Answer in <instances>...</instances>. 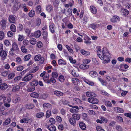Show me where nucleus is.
Wrapping results in <instances>:
<instances>
[{
	"mask_svg": "<svg viewBox=\"0 0 131 131\" xmlns=\"http://www.w3.org/2000/svg\"><path fill=\"white\" fill-rule=\"evenodd\" d=\"M34 59L36 61H38L39 60V63L41 64L43 63L45 60L44 58L42 57L40 54L36 55L34 57Z\"/></svg>",
	"mask_w": 131,
	"mask_h": 131,
	"instance_id": "f03ea898",
	"label": "nucleus"
},
{
	"mask_svg": "<svg viewBox=\"0 0 131 131\" xmlns=\"http://www.w3.org/2000/svg\"><path fill=\"white\" fill-rule=\"evenodd\" d=\"M89 67V66L85 64H81L79 66V68L85 70L88 69Z\"/></svg>",
	"mask_w": 131,
	"mask_h": 131,
	"instance_id": "4be33fe9",
	"label": "nucleus"
},
{
	"mask_svg": "<svg viewBox=\"0 0 131 131\" xmlns=\"http://www.w3.org/2000/svg\"><path fill=\"white\" fill-rule=\"evenodd\" d=\"M58 64L59 65H64L66 64V63L65 61L62 59H60L58 60Z\"/></svg>",
	"mask_w": 131,
	"mask_h": 131,
	"instance_id": "4c0bfd02",
	"label": "nucleus"
},
{
	"mask_svg": "<svg viewBox=\"0 0 131 131\" xmlns=\"http://www.w3.org/2000/svg\"><path fill=\"white\" fill-rule=\"evenodd\" d=\"M86 94L88 97L92 98L95 97L96 96V95L95 94L91 92H87L86 93Z\"/></svg>",
	"mask_w": 131,
	"mask_h": 131,
	"instance_id": "1a4fd4ad",
	"label": "nucleus"
},
{
	"mask_svg": "<svg viewBox=\"0 0 131 131\" xmlns=\"http://www.w3.org/2000/svg\"><path fill=\"white\" fill-rule=\"evenodd\" d=\"M52 76L53 78H56L58 76V74L56 72H53L52 73Z\"/></svg>",
	"mask_w": 131,
	"mask_h": 131,
	"instance_id": "0e129e2a",
	"label": "nucleus"
},
{
	"mask_svg": "<svg viewBox=\"0 0 131 131\" xmlns=\"http://www.w3.org/2000/svg\"><path fill=\"white\" fill-rule=\"evenodd\" d=\"M52 8L51 5H49L47 6L46 10L48 12H50L52 10Z\"/></svg>",
	"mask_w": 131,
	"mask_h": 131,
	"instance_id": "603ef678",
	"label": "nucleus"
},
{
	"mask_svg": "<svg viewBox=\"0 0 131 131\" xmlns=\"http://www.w3.org/2000/svg\"><path fill=\"white\" fill-rule=\"evenodd\" d=\"M50 123L51 124H55L56 121L55 119L53 118H51L50 119L49 121Z\"/></svg>",
	"mask_w": 131,
	"mask_h": 131,
	"instance_id": "bf43d9fd",
	"label": "nucleus"
},
{
	"mask_svg": "<svg viewBox=\"0 0 131 131\" xmlns=\"http://www.w3.org/2000/svg\"><path fill=\"white\" fill-rule=\"evenodd\" d=\"M66 47L70 52L72 53H73V49H71L69 46L66 45Z\"/></svg>",
	"mask_w": 131,
	"mask_h": 131,
	"instance_id": "de8ad7c7",
	"label": "nucleus"
},
{
	"mask_svg": "<svg viewBox=\"0 0 131 131\" xmlns=\"http://www.w3.org/2000/svg\"><path fill=\"white\" fill-rule=\"evenodd\" d=\"M20 122L21 123H28V120L27 118H24L21 119L20 121Z\"/></svg>",
	"mask_w": 131,
	"mask_h": 131,
	"instance_id": "69168bd1",
	"label": "nucleus"
},
{
	"mask_svg": "<svg viewBox=\"0 0 131 131\" xmlns=\"http://www.w3.org/2000/svg\"><path fill=\"white\" fill-rule=\"evenodd\" d=\"M41 32L39 30H38L34 32L32 35V36H33L36 38H38L41 36Z\"/></svg>",
	"mask_w": 131,
	"mask_h": 131,
	"instance_id": "6e6552de",
	"label": "nucleus"
},
{
	"mask_svg": "<svg viewBox=\"0 0 131 131\" xmlns=\"http://www.w3.org/2000/svg\"><path fill=\"white\" fill-rule=\"evenodd\" d=\"M15 74L14 73H12L8 75V78L9 79H10L13 78L15 76Z\"/></svg>",
	"mask_w": 131,
	"mask_h": 131,
	"instance_id": "8fccbe9b",
	"label": "nucleus"
},
{
	"mask_svg": "<svg viewBox=\"0 0 131 131\" xmlns=\"http://www.w3.org/2000/svg\"><path fill=\"white\" fill-rule=\"evenodd\" d=\"M121 11L122 12L123 15L125 16L127 15L129 13L128 11L125 9H123L121 10Z\"/></svg>",
	"mask_w": 131,
	"mask_h": 131,
	"instance_id": "58836bf2",
	"label": "nucleus"
},
{
	"mask_svg": "<svg viewBox=\"0 0 131 131\" xmlns=\"http://www.w3.org/2000/svg\"><path fill=\"white\" fill-rule=\"evenodd\" d=\"M35 12L34 10H31L29 13V16L30 17H33L35 15Z\"/></svg>",
	"mask_w": 131,
	"mask_h": 131,
	"instance_id": "c756f323",
	"label": "nucleus"
},
{
	"mask_svg": "<svg viewBox=\"0 0 131 131\" xmlns=\"http://www.w3.org/2000/svg\"><path fill=\"white\" fill-rule=\"evenodd\" d=\"M72 83L75 85H77L80 83V80L78 79L73 78L72 79Z\"/></svg>",
	"mask_w": 131,
	"mask_h": 131,
	"instance_id": "9b49d317",
	"label": "nucleus"
},
{
	"mask_svg": "<svg viewBox=\"0 0 131 131\" xmlns=\"http://www.w3.org/2000/svg\"><path fill=\"white\" fill-rule=\"evenodd\" d=\"M69 59L70 62L72 64H75L76 62V61L75 60H73V58L71 57H69Z\"/></svg>",
	"mask_w": 131,
	"mask_h": 131,
	"instance_id": "3c124183",
	"label": "nucleus"
},
{
	"mask_svg": "<svg viewBox=\"0 0 131 131\" xmlns=\"http://www.w3.org/2000/svg\"><path fill=\"white\" fill-rule=\"evenodd\" d=\"M10 29L13 32H15L16 29L15 26L13 24H12L10 26Z\"/></svg>",
	"mask_w": 131,
	"mask_h": 131,
	"instance_id": "72a5a7b5",
	"label": "nucleus"
},
{
	"mask_svg": "<svg viewBox=\"0 0 131 131\" xmlns=\"http://www.w3.org/2000/svg\"><path fill=\"white\" fill-rule=\"evenodd\" d=\"M44 114L42 112L37 113L36 115V116L38 118H41L43 116Z\"/></svg>",
	"mask_w": 131,
	"mask_h": 131,
	"instance_id": "a18cd8bd",
	"label": "nucleus"
},
{
	"mask_svg": "<svg viewBox=\"0 0 131 131\" xmlns=\"http://www.w3.org/2000/svg\"><path fill=\"white\" fill-rule=\"evenodd\" d=\"M11 121V119L10 118H8L6 119L5 121L3 123V125L5 126L10 124Z\"/></svg>",
	"mask_w": 131,
	"mask_h": 131,
	"instance_id": "a211bd4d",
	"label": "nucleus"
},
{
	"mask_svg": "<svg viewBox=\"0 0 131 131\" xmlns=\"http://www.w3.org/2000/svg\"><path fill=\"white\" fill-rule=\"evenodd\" d=\"M8 87V85L6 83H2L0 84V88L1 90H5Z\"/></svg>",
	"mask_w": 131,
	"mask_h": 131,
	"instance_id": "6ab92c4d",
	"label": "nucleus"
},
{
	"mask_svg": "<svg viewBox=\"0 0 131 131\" xmlns=\"http://www.w3.org/2000/svg\"><path fill=\"white\" fill-rule=\"evenodd\" d=\"M88 101L90 103L93 104H97L99 102L97 99H88Z\"/></svg>",
	"mask_w": 131,
	"mask_h": 131,
	"instance_id": "f8f14e48",
	"label": "nucleus"
},
{
	"mask_svg": "<svg viewBox=\"0 0 131 131\" xmlns=\"http://www.w3.org/2000/svg\"><path fill=\"white\" fill-rule=\"evenodd\" d=\"M15 4L13 7V9L15 11H16L19 9L20 6V3L18 2L14 3Z\"/></svg>",
	"mask_w": 131,
	"mask_h": 131,
	"instance_id": "0eeeda50",
	"label": "nucleus"
},
{
	"mask_svg": "<svg viewBox=\"0 0 131 131\" xmlns=\"http://www.w3.org/2000/svg\"><path fill=\"white\" fill-rule=\"evenodd\" d=\"M90 75L92 77L95 78L96 77L97 75V72L95 71H91L89 73Z\"/></svg>",
	"mask_w": 131,
	"mask_h": 131,
	"instance_id": "f3484780",
	"label": "nucleus"
},
{
	"mask_svg": "<svg viewBox=\"0 0 131 131\" xmlns=\"http://www.w3.org/2000/svg\"><path fill=\"white\" fill-rule=\"evenodd\" d=\"M100 92L102 94L107 96V97H109L110 96V94H108L104 90H101L100 91Z\"/></svg>",
	"mask_w": 131,
	"mask_h": 131,
	"instance_id": "37998d69",
	"label": "nucleus"
},
{
	"mask_svg": "<svg viewBox=\"0 0 131 131\" xmlns=\"http://www.w3.org/2000/svg\"><path fill=\"white\" fill-rule=\"evenodd\" d=\"M34 75L32 74H29L26 75L22 81H27L30 80L33 77Z\"/></svg>",
	"mask_w": 131,
	"mask_h": 131,
	"instance_id": "7ed1b4c3",
	"label": "nucleus"
},
{
	"mask_svg": "<svg viewBox=\"0 0 131 131\" xmlns=\"http://www.w3.org/2000/svg\"><path fill=\"white\" fill-rule=\"evenodd\" d=\"M54 94L58 96H62L63 95V93L58 91H54Z\"/></svg>",
	"mask_w": 131,
	"mask_h": 131,
	"instance_id": "bb28decb",
	"label": "nucleus"
},
{
	"mask_svg": "<svg viewBox=\"0 0 131 131\" xmlns=\"http://www.w3.org/2000/svg\"><path fill=\"white\" fill-rule=\"evenodd\" d=\"M14 51H17L18 50L19 48L16 42H14L12 45V48Z\"/></svg>",
	"mask_w": 131,
	"mask_h": 131,
	"instance_id": "2eb2a0df",
	"label": "nucleus"
},
{
	"mask_svg": "<svg viewBox=\"0 0 131 131\" xmlns=\"http://www.w3.org/2000/svg\"><path fill=\"white\" fill-rule=\"evenodd\" d=\"M82 79L86 83L89 84V85L91 86H93L94 83L92 81H90L89 80L86 79L85 77H82Z\"/></svg>",
	"mask_w": 131,
	"mask_h": 131,
	"instance_id": "9d476101",
	"label": "nucleus"
},
{
	"mask_svg": "<svg viewBox=\"0 0 131 131\" xmlns=\"http://www.w3.org/2000/svg\"><path fill=\"white\" fill-rule=\"evenodd\" d=\"M48 127L50 131H56V127L54 125H49Z\"/></svg>",
	"mask_w": 131,
	"mask_h": 131,
	"instance_id": "393cba45",
	"label": "nucleus"
},
{
	"mask_svg": "<svg viewBox=\"0 0 131 131\" xmlns=\"http://www.w3.org/2000/svg\"><path fill=\"white\" fill-rule=\"evenodd\" d=\"M7 56L6 53V51L3 50L0 52V56L3 57H6Z\"/></svg>",
	"mask_w": 131,
	"mask_h": 131,
	"instance_id": "f704fd0d",
	"label": "nucleus"
},
{
	"mask_svg": "<svg viewBox=\"0 0 131 131\" xmlns=\"http://www.w3.org/2000/svg\"><path fill=\"white\" fill-rule=\"evenodd\" d=\"M116 119L117 121L119 122H123V118L120 116H116Z\"/></svg>",
	"mask_w": 131,
	"mask_h": 131,
	"instance_id": "4d7b16f0",
	"label": "nucleus"
},
{
	"mask_svg": "<svg viewBox=\"0 0 131 131\" xmlns=\"http://www.w3.org/2000/svg\"><path fill=\"white\" fill-rule=\"evenodd\" d=\"M11 96L10 93H9L7 94V96H5L3 95H2L0 96V98H10Z\"/></svg>",
	"mask_w": 131,
	"mask_h": 131,
	"instance_id": "a19ab883",
	"label": "nucleus"
},
{
	"mask_svg": "<svg viewBox=\"0 0 131 131\" xmlns=\"http://www.w3.org/2000/svg\"><path fill=\"white\" fill-rule=\"evenodd\" d=\"M69 122L72 125L74 126L76 124L75 120L73 117H71L69 119Z\"/></svg>",
	"mask_w": 131,
	"mask_h": 131,
	"instance_id": "aec40b11",
	"label": "nucleus"
},
{
	"mask_svg": "<svg viewBox=\"0 0 131 131\" xmlns=\"http://www.w3.org/2000/svg\"><path fill=\"white\" fill-rule=\"evenodd\" d=\"M90 11L93 14H95L97 12V9L96 7L93 6H91L90 7Z\"/></svg>",
	"mask_w": 131,
	"mask_h": 131,
	"instance_id": "4468645a",
	"label": "nucleus"
},
{
	"mask_svg": "<svg viewBox=\"0 0 131 131\" xmlns=\"http://www.w3.org/2000/svg\"><path fill=\"white\" fill-rule=\"evenodd\" d=\"M30 57L31 55L30 54H27L24 56V59L25 61H27L30 59Z\"/></svg>",
	"mask_w": 131,
	"mask_h": 131,
	"instance_id": "79ce46f5",
	"label": "nucleus"
},
{
	"mask_svg": "<svg viewBox=\"0 0 131 131\" xmlns=\"http://www.w3.org/2000/svg\"><path fill=\"white\" fill-rule=\"evenodd\" d=\"M65 79L63 75H61L59 76V81L61 82H63L64 81Z\"/></svg>",
	"mask_w": 131,
	"mask_h": 131,
	"instance_id": "ea45409f",
	"label": "nucleus"
},
{
	"mask_svg": "<svg viewBox=\"0 0 131 131\" xmlns=\"http://www.w3.org/2000/svg\"><path fill=\"white\" fill-rule=\"evenodd\" d=\"M72 117L75 120H78L80 118V115L78 114H74L72 115Z\"/></svg>",
	"mask_w": 131,
	"mask_h": 131,
	"instance_id": "b1692460",
	"label": "nucleus"
},
{
	"mask_svg": "<svg viewBox=\"0 0 131 131\" xmlns=\"http://www.w3.org/2000/svg\"><path fill=\"white\" fill-rule=\"evenodd\" d=\"M16 61L17 63L19 64H20L22 63V60L20 57L17 58L16 59Z\"/></svg>",
	"mask_w": 131,
	"mask_h": 131,
	"instance_id": "13d9d810",
	"label": "nucleus"
},
{
	"mask_svg": "<svg viewBox=\"0 0 131 131\" xmlns=\"http://www.w3.org/2000/svg\"><path fill=\"white\" fill-rule=\"evenodd\" d=\"M30 96L34 98H37L39 97V94L36 92H32Z\"/></svg>",
	"mask_w": 131,
	"mask_h": 131,
	"instance_id": "5701e85b",
	"label": "nucleus"
},
{
	"mask_svg": "<svg viewBox=\"0 0 131 131\" xmlns=\"http://www.w3.org/2000/svg\"><path fill=\"white\" fill-rule=\"evenodd\" d=\"M51 105L49 103H45L43 105V107L44 108H50L51 107Z\"/></svg>",
	"mask_w": 131,
	"mask_h": 131,
	"instance_id": "e433bc0d",
	"label": "nucleus"
},
{
	"mask_svg": "<svg viewBox=\"0 0 131 131\" xmlns=\"http://www.w3.org/2000/svg\"><path fill=\"white\" fill-rule=\"evenodd\" d=\"M37 45L38 48H41L42 47L43 45L42 42L39 41L37 43Z\"/></svg>",
	"mask_w": 131,
	"mask_h": 131,
	"instance_id": "052dcab7",
	"label": "nucleus"
},
{
	"mask_svg": "<svg viewBox=\"0 0 131 131\" xmlns=\"http://www.w3.org/2000/svg\"><path fill=\"white\" fill-rule=\"evenodd\" d=\"M91 60L89 59H85L84 60L83 63L84 64L86 65L89 63Z\"/></svg>",
	"mask_w": 131,
	"mask_h": 131,
	"instance_id": "774afa93",
	"label": "nucleus"
},
{
	"mask_svg": "<svg viewBox=\"0 0 131 131\" xmlns=\"http://www.w3.org/2000/svg\"><path fill=\"white\" fill-rule=\"evenodd\" d=\"M72 10L71 9L69 8L67 10V16H70L72 14Z\"/></svg>",
	"mask_w": 131,
	"mask_h": 131,
	"instance_id": "5fc2aeb1",
	"label": "nucleus"
},
{
	"mask_svg": "<svg viewBox=\"0 0 131 131\" xmlns=\"http://www.w3.org/2000/svg\"><path fill=\"white\" fill-rule=\"evenodd\" d=\"M25 32L28 34V36L31 37H32V33H31V30L29 29L27 27L25 28Z\"/></svg>",
	"mask_w": 131,
	"mask_h": 131,
	"instance_id": "ddd939ff",
	"label": "nucleus"
},
{
	"mask_svg": "<svg viewBox=\"0 0 131 131\" xmlns=\"http://www.w3.org/2000/svg\"><path fill=\"white\" fill-rule=\"evenodd\" d=\"M29 41L31 45H34L36 42V40L34 38H31L30 39Z\"/></svg>",
	"mask_w": 131,
	"mask_h": 131,
	"instance_id": "cd10ccee",
	"label": "nucleus"
},
{
	"mask_svg": "<svg viewBox=\"0 0 131 131\" xmlns=\"http://www.w3.org/2000/svg\"><path fill=\"white\" fill-rule=\"evenodd\" d=\"M38 84V82L37 80H34L30 83V85L34 86H37Z\"/></svg>",
	"mask_w": 131,
	"mask_h": 131,
	"instance_id": "2f4dec72",
	"label": "nucleus"
},
{
	"mask_svg": "<svg viewBox=\"0 0 131 131\" xmlns=\"http://www.w3.org/2000/svg\"><path fill=\"white\" fill-rule=\"evenodd\" d=\"M114 110L117 113H123L124 112V110L123 109L117 107H114Z\"/></svg>",
	"mask_w": 131,
	"mask_h": 131,
	"instance_id": "dca6fc26",
	"label": "nucleus"
},
{
	"mask_svg": "<svg viewBox=\"0 0 131 131\" xmlns=\"http://www.w3.org/2000/svg\"><path fill=\"white\" fill-rule=\"evenodd\" d=\"M21 78L22 77L21 76H17L14 79V81L15 82H17L20 80Z\"/></svg>",
	"mask_w": 131,
	"mask_h": 131,
	"instance_id": "338daca9",
	"label": "nucleus"
},
{
	"mask_svg": "<svg viewBox=\"0 0 131 131\" xmlns=\"http://www.w3.org/2000/svg\"><path fill=\"white\" fill-rule=\"evenodd\" d=\"M98 50L97 53L98 56L101 60H103V63L106 64L110 61V59L109 58L110 53L106 50H103L101 51V48L99 47L97 49Z\"/></svg>",
	"mask_w": 131,
	"mask_h": 131,
	"instance_id": "f257e3e1",
	"label": "nucleus"
},
{
	"mask_svg": "<svg viewBox=\"0 0 131 131\" xmlns=\"http://www.w3.org/2000/svg\"><path fill=\"white\" fill-rule=\"evenodd\" d=\"M120 18L118 16L115 15L112 17L110 19V21L113 23H115L117 21H119Z\"/></svg>",
	"mask_w": 131,
	"mask_h": 131,
	"instance_id": "39448f33",
	"label": "nucleus"
},
{
	"mask_svg": "<svg viewBox=\"0 0 131 131\" xmlns=\"http://www.w3.org/2000/svg\"><path fill=\"white\" fill-rule=\"evenodd\" d=\"M73 76L75 77H77L79 76V75L74 70H73L71 72Z\"/></svg>",
	"mask_w": 131,
	"mask_h": 131,
	"instance_id": "49530a36",
	"label": "nucleus"
},
{
	"mask_svg": "<svg viewBox=\"0 0 131 131\" xmlns=\"http://www.w3.org/2000/svg\"><path fill=\"white\" fill-rule=\"evenodd\" d=\"M35 89V88L34 87H29L28 88L27 91L28 92H31L34 91Z\"/></svg>",
	"mask_w": 131,
	"mask_h": 131,
	"instance_id": "680f3d73",
	"label": "nucleus"
},
{
	"mask_svg": "<svg viewBox=\"0 0 131 131\" xmlns=\"http://www.w3.org/2000/svg\"><path fill=\"white\" fill-rule=\"evenodd\" d=\"M79 126L83 130H85L86 128L85 124L83 122H81L79 123Z\"/></svg>",
	"mask_w": 131,
	"mask_h": 131,
	"instance_id": "a878e982",
	"label": "nucleus"
},
{
	"mask_svg": "<svg viewBox=\"0 0 131 131\" xmlns=\"http://www.w3.org/2000/svg\"><path fill=\"white\" fill-rule=\"evenodd\" d=\"M80 52L82 54L85 56H89L90 54V53L89 51H85L84 49L81 50Z\"/></svg>",
	"mask_w": 131,
	"mask_h": 131,
	"instance_id": "412c9836",
	"label": "nucleus"
},
{
	"mask_svg": "<svg viewBox=\"0 0 131 131\" xmlns=\"http://www.w3.org/2000/svg\"><path fill=\"white\" fill-rule=\"evenodd\" d=\"M16 16L14 15H10L8 17L9 22L11 23L15 24L16 23Z\"/></svg>",
	"mask_w": 131,
	"mask_h": 131,
	"instance_id": "20e7f679",
	"label": "nucleus"
},
{
	"mask_svg": "<svg viewBox=\"0 0 131 131\" xmlns=\"http://www.w3.org/2000/svg\"><path fill=\"white\" fill-rule=\"evenodd\" d=\"M39 66H37L32 69V72L34 73L37 71L39 69Z\"/></svg>",
	"mask_w": 131,
	"mask_h": 131,
	"instance_id": "e2e57ef3",
	"label": "nucleus"
},
{
	"mask_svg": "<svg viewBox=\"0 0 131 131\" xmlns=\"http://www.w3.org/2000/svg\"><path fill=\"white\" fill-rule=\"evenodd\" d=\"M51 114V111L50 110H47L46 113V118L49 117Z\"/></svg>",
	"mask_w": 131,
	"mask_h": 131,
	"instance_id": "09e8293b",
	"label": "nucleus"
},
{
	"mask_svg": "<svg viewBox=\"0 0 131 131\" xmlns=\"http://www.w3.org/2000/svg\"><path fill=\"white\" fill-rule=\"evenodd\" d=\"M41 7L40 6H37L36 8V11L38 13H40L41 12Z\"/></svg>",
	"mask_w": 131,
	"mask_h": 131,
	"instance_id": "6e6d98bb",
	"label": "nucleus"
},
{
	"mask_svg": "<svg viewBox=\"0 0 131 131\" xmlns=\"http://www.w3.org/2000/svg\"><path fill=\"white\" fill-rule=\"evenodd\" d=\"M5 35L3 31H0V40L3 39Z\"/></svg>",
	"mask_w": 131,
	"mask_h": 131,
	"instance_id": "864d4df0",
	"label": "nucleus"
},
{
	"mask_svg": "<svg viewBox=\"0 0 131 131\" xmlns=\"http://www.w3.org/2000/svg\"><path fill=\"white\" fill-rule=\"evenodd\" d=\"M34 106L32 104H28L26 105V108L28 109H32L34 108Z\"/></svg>",
	"mask_w": 131,
	"mask_h": 131,
	"instance_id": "c9c22d12",
	"label": "nucleus"
},
{
	"mask_svg": "<svg viewBox=\"0 0 131 131\" xmlns=\"http://www.w3.org/2000/svg\"><path fill=\"white\" fill-rule=\"evenodd\" d=\"M47 82L48 83H51V82L53 83H55L56 82V80L54 78L52 77L51 78L50 80H48Z\"/></svg>",
	"mask_w": 131,
	"mask_h": 131,
	"instance_id": "c85d7f7f",
	"label": "nucleus"
},
{
	"mask_svg": "<svg viewBox=\"0 0 131 131\" xmlns=\"http://www.w3.org/2000/svg\"><path fill=\"white\" fill-rule=\"evenodd\" d=\"M97 25L96 24L92 23L89 26V27H91L92 29L95 30L96 28Z\"/></svg>",
	"mask_w": 131,
	"mask_h": 131,
	"instance_id": "c03bdc74",
	"label": "nucleus"
},
{
	"mask_svg": "<svg viewBox=\"0 0 131 131\" xmlns=\"http://www.w3.org/2000/svg\"><path fill=\"white\" fill-rule=\"evenodd\" d=\"M20 89V87L18 85H16L13 87V91L15 92L19 90Z\"/></svg>",
	"mask_w": 131,
	"mask_h": 131,
	"instance_id": "473e14b6",
	"label": "nucleus"
},
{
	"mask_svg": "<svg viewBox=\"0 0 131 131\" xmlns=\"http://www.w3.org/2000/svg\"><path fill=\"white\" fill-rule=\"evenodd\" d=\"M56 28L53 23L51 24L49 26V29L50 31L52 33H54L55 32V30Z\"/></svg>",
	"mask_w": 131,
	"mask_h": 131,
	"instance_id": "423d86ee",
	"label": "nucleus"
},
{
	"mask_svg": "<svg viewBox=\"0 0 131 131\" xmlns=\"http://www.w3.org/2000/svg\"><path fill=\"white\" fill-rule=\"evenodd\" d=\"M42 35L43 38L45 40H47L48 37V32L45 31H44Z\"/></svg>",
	"mask_w": 131,
	"mask_h": 131,
	"instance_id": "7c9ffc66",
	"label": "nucleus"
}]
</instances>
